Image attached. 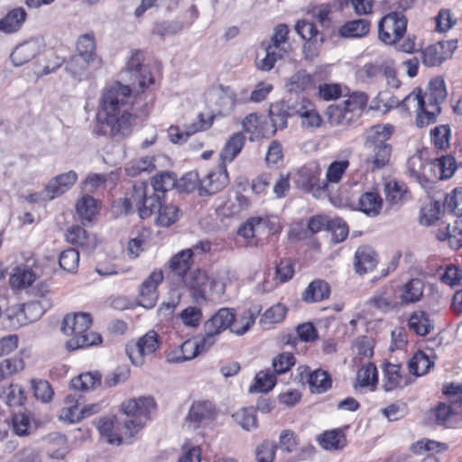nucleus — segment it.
Segmentation results:
<instances>
[{
  "instance_id": "obj_1",
  "label": "nucleus",
  "mask_w": 462,
  "mask_h": 462,
  "mask_svg": "<svg viewBox=\"0 0 462 462\" xmlns=\"http://www.w3.org/2000/svg\"><path fill=\"white\" fill-rule=\"evenodd\" d=\"M129 86L116 82L104 91L101 111L97 116L93 132L98 136L127 137L132 133L133 115L128 112Z\"/></svg>"
},
{
  "instance_id": "obj_2",
  "label": "nucleus",
  "mask_w": 462,
  "mask_h": 462,
  "mask_svg": "<svg viewBox=\"0 0 462 462\" xmlns=\"http://www.w3.org/2000/svg\"><path fill=\"white\" fill-rule=\"evenodd\" d=\"M155 407V401L151 396L131 399L122 403L121 411L127 417H132V419H125L123 422L125 430V439H130L125 443H132V439L144 426L145 421L150 419L151 411Z\"/></svg>"
},
{
  "instance_id": "obj_3",
  "label": "nucleus",
  "mask_w": 462,
  "mask_h": 462,
  "mask_svg": "<svg viewBox=\"0 0 462 462\" xmlns=\"http://www.w3.org/2000/svg\"><path fill=\"white\" fill-rule=\"evenodd\" d=\"M236 312L232 308H220L203 325L205 334L200 335L199 344L196 346V353L207 351L216 342V337L226 329L233 328Z\"/></svg>"
},
{
  "instance_id": "obj_4",
  "label": "nucleus",
  "mask_w": 462,
  "mask_h": 462,
  "mask_svg": "<svg viewBox=\"0 0 462 462\" xmlns=\"http://www.w3.org/2000/svg\"><path fill=\"white\" fill-rule=\"evenodd\" d=\"M408 20L402 12L393 11L378 23L379 39L385 44H395L406 32Z\"/></svg>"
},
{
  "instance_id": "obj_5",
  "label": "nucleus",
  "mask_w": 462,
  "mask_h": 462,
  "mask_svg": "<svg viewBox=\"0 0 462 462\" xmlns=\"http://www.w3.org/2000/svg\"><path fill=\"white\" fill-rule=\"evenodd\" d=\"M367 97L364 93L354 94L351 98L345 100L341 105L329 106L327 115L331 124L345 125L352 120V112L365 105Z\"/></svg>"
},
{
  "instance_id": "obj_6",
  "label": "nucleus",
  "mask_w": 462,
  "mask_h": 462,
  "mask_svg": "<svg viewBox=\"0 0 462 462\" xmlns=\"http://www.w3.org/2000/svg\"><path fill=\"white\" fill-rule=\"evenodd\" d=\"M208 282L206 271L196 269L187 273L178 283L189 292L194 303L201 305L207 302L206 291Z\"/></svg>"
},
{
  "instance_id": "obj_7",
  "label": "nucleus",
  "mask_w": 462,
  "mask_h": 462,
  "mask_svg": "<svg viewBox=\"0 0 462 462\" xmlns=\"http://www.w3.org/2000/svg\"><path fill=\"white\" fill-rule=\"evenodd\" d=\"M229 183L226 164L220 162L215 170L210 171L200 180L199 186V196H210L222 190Z\"/></svg>"
},
{
  "instance_id": "obj_8",
  "label": "nucleus",
  "mask_w": 462,
  "mask_h": 462,
  "mask_svg": "<svg viewBox=\"0 0 462 462\" xmlns=\"http://www.w3.org/2000/svg\"><path fill=\"white\" fill-rule=\"evenodd\" d=\"M161 345L160 336L154 330L148 331L136 342L134 348H126V353L134 365L143 363V356L154 353Z\"/></svg>"
},
{
  "instance_id": "obj_9",
  "label": "nucleus",
  "mask_w": 462,
  "mask_h": 462,
  "mask_svg": "<svg viewBox=\"0 0 462 462\" xmlns=\"http://www.w3.org/2000/svg\"><path fill=\"white\" fill-rule=\"evenodd\" d=\"M300 380L306 377L310 391L312 393L321 394L332 387V377L330 374L321 368L310 371L307 365H300L298 368Z\"/></svg>"
},
{
  "instance_id": "obj_10",
  "label": "nucleus",
  "mask_w": 462,
  "mask_h": 462,
  "mask_svg": "<svg viewBox=\"0 0 462 462\" xmlns=\"http://www.w3.org/2000/svg\"><path fill=\"white\" fill-rule=\"evenodd\" d=\"M206 102L208 106H215V112L224 116L231 112L235 107V94L229 88L219 86L210 88L206 94Z\"/></svg>"
},
{
  "instance_id": "obj_11",
  "label": "nucleus",
  "mask_w": 462,
  "mask_h": 462,
  "mask_svg": "<svg viewBox=\"0 0 462 462\" xmlns=\"http://www.w3.org/2000/svg\"><path fill=\"white\" fill-rule=\"evenodd\" d=\"M163 280L162 271H153L141 284L139 293V305L150 310L152 309L158 300L157 288Z\"/></svg>"
},
{
  "instance_id": "obj_12",
  "label": "nucleus",
  "mask_w": 462,
  "mask_h": 462,
  "mask_svg": "<svg viewBox=\"0 0 462 462\" xmlns=\"http://www.w3.org/2000/svg\"><path fill=\"white\" fill-rule=\"evenodd\" d=\"M62 62L65 64L64 70L77 81L88 79L94 70L101 68V65L74 54L70 55L67 60H63Z\"/></svg>"
},
{
  "instance_id": "obj_13",
  "label": "nucleus",
  "mask_w": 462,
  "mask_h": 462,
  "mask_svg": "<svg viewBox=\"0 0 462 462\" xmlns=\"http://www.w3.org/2000/svg\"><path fill=\"white\" fill-rule=\"evenodd\" d=\"M92 321L89 313L67 314L62 319L61 331L71 337H80L89 330Z\"/></svg>"
},
{
  "instance_id": "obj_14",
  "label": "nucleus",
  "mask_w": 462,
  "mask_h": 462,
  "mask_svg": "<svg viewBox=\"0 0 462 462\" xmlns=\"http://www.w3.org/2000/svg\"><path fill=\"white\" fill-rule=\"evenodd\" d=\"M366 305L386 313L398 305L395 300V289L393 285L387 284L379 288L374 294L366 301Z\"/></svg>"
},
{
  "instance_id": "obj_15",
  "label": "nucleus",
  "mask_w": 462,
  "mask_h": 462,
  "mask_svg": "<svg viewBox=\"0 0 462 462\" xmlns=\"http://www.w3.org/2000/svg\"><path fill=\"white\" fill-rule=\"evenodd\" d=\"M193 264V249H183L169 261V269L172 278L178 282L190 272Z\"/></svg>"
},
{
  "instance_id": "obj_16",
  "label": "nucleus",
  "mask_w": 462,
  "mask_h": 462,
  "mask_svg": "<svg viewBox=\"0 0 462 462\" xmlns=\"http://www.w3.org/2000/svg\"><path fill=\"white\" fill-rule=\"evenodd\" d=\"M74 55L84 58L96 64L102 66V59L97 52V42L93 32L81 34L76 42V51Z\"/></svg>"
},
{
  "instance_id": "obj_17",
  "label": "nucleus",
  "mask_w": 462,
  "mask_h": 462,
  "mask_svg": "<svg viewBox=\"0 0 462 462\" xmlns=\"http://www.w3.org/2000/svg\"><path fill=\"white\" fill-rule=\"evenodd\" d=\"M383 383L382 385L385 392H392L397 388H403L409 384V380L402 374V365L392 364L386 361L383 365Z\"/></svg>"
},
{
  "instance_id": "obj_18",
  "label": "nucleus",
  "mask_w": 462,
  "mask_h": 462,
  "mask_svg": "<svg viewBox=\"0 0 462 462\" xmlns=\"http://www.w3.org/2000/svg\"><path fill=\"white\" fill-rule=\"evenodd\" d=\"M377 262V254L371 246L361 245L356 249L354 258V267L356 273L363 275L372 272Z\"/></svg>"
},
{
  "instance_id": "obj_19",
  "label": "nucleus",
  "mask_w": 462,
  "mask_h": 462,
  "mask_svg": "<svg viewBox=\"0 0 462 462\" xmlns=\"http://www.w3.org/2000/svg\"><path fill=\"white\" fill-rule=\"evenodd\" d=\"M320 170L317 164L310 163L301 167L295 177L298 188L305 192H310L319 186Z\"/></svg>"
},
{
  "instance_id": "obj_20",
  "label": "nucleus",
  "mask_w": 462,
  "mask_h": 462,
  "mask_svg": "<svg viewBox=\"0 0 462 462\" xmlns=\"http://www.w3.org/2000/svg\"><path fill=\"white\" fill-rule=\"evenodd\" d=\"M429 164L430 163L423 160L420 152L410 157L407 162V169L410 175L413 177L426 191L433 188V183L424 174V169L426 166H429Z\"/></svg>"
},
{
  "instance_id": "obj_21",
  "label": "nucleus",
  "mask_w": 462,
  "mask_h": 462,
  "mask_svg": "<svg viewBox=\"0 0 462 462\" xmlns=\"http://www.w3.org/2000/svg\"><path fill=\"white\" fill-rule=\"evenodd\" d=\"M27 18V13L23 7H16L10 10L0 19V32L11 34L18 32Z\"/></svg>"
},
{
  "instance_id": "obj_22",
  "label": "nucleus",
  "mask_w": 462,
  "mask_h": 462,
  "mask_svg": "<svg viewBox=\"0 0 462 462\" xmlns=\"http://www.w3.org/2000/svg\"><path fill=\"white\" fill-rule=\"evenodd\" d=\"M214 412L215 407L211 402H196L189 408L186 420L193 423L194 428H198L203 421L212 419Z\"/></svg>"
},
{
  "instance_id": "obj_23",
  "label": "nucleus",
  "mask_w": 462,
  "mask_h": 462,
  "mask_svg": "<svg viewBox=\"0 0 462 462\" xmlns=\"http://www.w3.org/2000/svg\"><path fill=\"white\" fill-rule=\"evenodd\" d=\"M78 174L74 171H69L52 178L48 182V190L52 193L51 198H58L68 191L77 181Z\"/></svg>"
},
{
  "instance_id": "obj_24",
  "label": "nucleus",
  "mask_w": 462,
  "mask_h": 462,
  "mask_svg": "<svg viewBox=\"0 0 462 462\" xmlns=\"http://www.w3.org/2000/svg\"><path fill=\"white\" fill-rule=\"evenodd\" d=\"M366 148L371 150V154L366 158V162L369 164L372 171L382 170L389 164L393 152L391 144Z\"/></svg>"
},
{
  "instance_id": "obj_25",
  "label": "nucleus",
  "mask_w": 462,
  "mask_h": 462,
  "mask_svg": "<svg viewBox=\"0 0 462 462\" xmlns=\"http://www.w3.org/2000/svg\"><path fill=\"white\" fill-rule=\"evenodd\" d=\"M330 295V286L323 280L316 279L309 283L301 295V300L307 303L322 301Z\"/></svg>"
},
{
  "instance_id": "obj_26",
  "label": "nucleus",
  "mask_w": 462,
  "mask_h": 462,
  "mask_svg": "<svg viewBox=\"0 0 462 462\" xmlns=\"http://www.w3.org/2000/svg\"><path fill=\"white\" fill-rule=\"evenodd\" d=\"M408 327L417 336L425 337L434 329L433 320L430 319L428 312L424 310L413 311L409 319Z\"/></svg>"
},
{
  "instance_id": "obj_27",
  "label": "nucleus",
  "mask_w": 462,
  "mask_h": 462,
  "mask_svg": "<svg viewBox=\"0 0 462 462\" xmlns=\"http://www.w3.org/2000/svg\"><path fill=\"white\" fill-rule=\"evenodd\" d=\"M394 132L393 125L390 124L372 126L365 134V147L389 144L387 141Z\"/></svg>"
},
{
  "instance_id": "obj_28",
  "label": "nucleus",
  "mask_w": 462,
  "mask_h": 462,
  "mask_svg": "<svg viewBox=\"0 0 462 462\" xmlns=\"http://www.w3.org/2000/svg\"><path fill=\"white\" fill-rule=\"evenodd\" d=\"M313 88V78L305 69L291 75L286 83L287 91L291 96H298Z\"/></svg>"
},
{
  "instance_id": "obj_29",
  "label": "nucleus",
  "mask_w": 462,
  "mask_h": 462,
  "mask_svg": "<svg viewBox=\"0 0 462 462\" xmlns=\"http://www.w3.org/2000/svg\"><path fill=\"white\" fill-rule=\"evenodd\" d=\"M245 141V137L243 133L238 132L233 134L220 152V162L226 164V162H233L244 147Z\"/></svg>"
},
{
  "instance_id": "obj_30",
  "label": "nucleus",
  "mask_w": 462,
  "mask_h": 462,
  "mask_svg": "<svg viewBox=\"0 0 462 462\" xmlns=\"http://www.w3.org/2000/svg\"><path fill=\"white\" fill-rule=\"evenodd\" d=\"M102 374L98 371L82 373L70 381V388L75 391L87 392L101 385Z\"/></svg>"
},
{
  "instance_id": "obj_31",
  "label": "nucleus",
  "mask_w": 462,
  "mask_h": 462,
  "mask_svg": "<svg viewBox=\"0 0 462 462\" xmlns=\"http://www.w3.org/2000/svg\"><path fill=\"white\" fill-rule=\"evenodd\" d=\"M39 48L36 42H25L19 44L10 55V59L15 67H20L32 59L38 53Z\"/></svg>"
},
{
  "instance_id": "obj_32",
  "label": "nucleus",
  "mask_w": 462,
  "mask_h": 462,
  "mask_svg": "<svg viewBox=\"0 0 462 462\" xmlns=\"http://www.w3.org/2000/svg\"><path fill=\"white\" fill-rule=\"evenodd\" d=\"M370 31V22L359 18L346 22L339 30L338 34L343 38H362Z\"/></svg>"
},
{
  "instance_id": "obj_33",
  "label": "nucleus",
  "mask_w": 462,
  "mask_h": 462,
  "mask_svg": "<svg viewBox=\"0 0 462 462\" xmlns=\"http://www.w3.org/2000/svg\"><path fill=\"white\" fill-rule=\"evenodd\" d=\"M318 441L326 450H337L346 446V437L341 429H334L320 434Z\"/></svg>"
},
{
  "instance_id": "obj_34",
  "label": "nucleus",
  "mask_w": 462,
  "mask_h": 462,
  "mask_svg": "<svg viewBox=\"0 0 462 462\" xmlns=\"http://www.w3.org/2000/svg\"><path fill=\"white\" fill-rule=\"evenodd\" d=\"M416 89L418 90L416 95V99L418 100L416 125L418 127H424L436 122L438 115L441 112V107H437L434 111L427 110L425 96L420 88H418Z\"/></svg>"
},
{
  "instance_id": "obj_35",
  "label": "nucleus",
  "mask_w": 462,
  "mask_h": 462,
  "mask_svg": "<svg viewBox=\"0 0 462 462\" xmlns=\"http://www.w3.org/2000/svg\"><path fill=\"white\" fill-rule=\"evenodd\" d=\"M158 216L155 219L156 225L162 227H169L178 222L182 217V211L171 203L165 204L163 200L157 211Z\"/></svg>"
},
{
  "instance_id": "obj_36",
  "label": "nucleus",
  "mask_w": 462,
  "mask_h": 462,
  "mask_svg": "<svg viewBox=\"0 0 462 462\" xmlns=\"http://www.w3.org/2000/svg\"><path fill=\"white\" fill-rule=\"evenodd\" d=\"M424 291V282L419 278L411 279L402 287L400 299L402 304L418 302Z\"/></svg>"
},
{
  "instance_id": "obj_37",
  "label": "nucleus",
  "mask_w": 462,
  "mask_h": 462,
  "mask_svg": "<svg viewBox=\"0 0 462 462\" xmlns=\"http://www.w3.org/2000/svg\"><path fill=\"white\" fill-rule=\"evenodd\" d=\"M382 206L383 199L376 192H365L358 199L359 210L370 217L377 216L381 211Z\"/></svg>"
},
{
  "instance_id": "obj_38",
  "label": "nucleus",
  "mask_w": 462,
  "mask_h": 462,
  "mask_svg": "<svg viewBox=\"0 0 462 462\" xmlns=\"http://www.w3.org/2000/svg\"><path fill=\"white\" fill-rule=\"evenodd\" d=\"M384 193L386 200L391 205L402 203L407 199L409 190L407 185L402 181L395 180H390L384 185Z\"/></svg>"
},
{
  "instance_id": "obj_39",
  "label": "nucleus",
  "mask_w": 462,
  "mask_h": 462,
  "mask_svg": "<svg viewBox=\"0 0 462 462\" xmlns=\"http://www.w3.org/2000/svg\"><path fill=\"white\" fill-rule=\"evenodd\" d=\"M177 184L178 178L176 173L170 171H161L153 176L152 180V189H154V191H158V193H162V198H164V193L168 190L177 189Z\"/></svg>"
},
{
  "instance_id": "obj_40",
  "label": "nucleus",
  "mask_w": 462,
  "mask_h": 462,
  "mask_svg": "<svg viewBox=\"0 0 462 462\" xmlns=\"http://www.w3.org/2000/svg\"><path fill=\"white\" fill-rule=\"evenodd\" d=\"M76 212L82 222H91L97 214V200L91 195H84L76 203Z\"/></svg>"
},
{
  "instance_id": "obj_41",
  "label": "nucleus",
  "mask_w": 462,
  "mask_h": 462,
  "mask_svg": "<svg viewBox=\"0 0 462 462\" xmlns=\"http://www.w3.org/2000/svg\"><path fill=\"white\" fill-rule=\"evenodd\" d=\"M420 58L426 67L439 66L446 60L445 50L440 44H432L421 50Z\"/></svg>"
},
{
  "instance_id": "obj_42",
  "label": "nucleus",
  "mask_w": 462,
  "mask_h": 462,
  "mask_svg": "<svg viewBox=\"0 0 462 462\" xmlns=\"http://www.w3.org/2000/svg\"><path fill=\"white\" fill-rule=\"evenodd\" d=\"M163 199L158 191H154V189L151 195L147 193L137 210L140 218L145 219L157 212L164 200Z\"/></svg>"
},
{
  "instance_id": "obj_43",
  "label": "nucleus",
  "mask_w": 462,
  "mask_h": 462,
  "mask_svg": "<svg viewBox=\"0 0 462 462\" xmlns=\"http://www.w3.org/2000/svg\"><path fill=\"white\" fill-rule=\"evenodd\" d=\"M429 167L430 171H435V168H438L440 173L439 180H444L450 179L454 175L457 164L453 156L446 155L436 159L435 162H430Z\"/></svg>"
},
{
  "instance_id": "obj_44",
  "label": "nucleus",
  "mask_w": 462,
  "mask_h": 462,
  "mask_svg": "<svg viewBox=\"0 0 462 462\" xmlns=\"http://www.w3.org/2000/svg\"><path fill=\"white\" fill-rule=\"evenodd\" d=\"M155 157L145 156L137 160L131 161L125 167V171L128 176L135 177L143 172H151L155 170Z\"/></svg>"
},
{
  "instance_id": "obj_45",
  "label": "nucleus",
  "mask_w": 462,
  "mask_h": 462,
  "mask_svg": "<svg viewBox=\"0 0 462 462\" xmlns=\"http://www.w3.org/2000/svg\"><path fill=\"white\" fill-rule=\"evenodd\" d=\"M102 343V337L100 334L88 331L80 337H71L66 343L69 351L77 350L82 347L97 346Z\"/></svg>"
},
{
  "instance_id": "obj_46",
  "label": "nucleus",
  "mask_w": 462,
  "mask_h": 462,
  "mask_svg": "<svg viewBox=\"0 0 462 462\" xmlns=\"http://www.w3.org/2000/svg\"><path fill=\"white\" fill-rule=\"evenodd\" d=\"M434 362L430 361L429 356L422 351H418L409 361L408 369L410 374L415 376H420L427 374Z\"/></svg>"
},
{
  "instance_id": "obj_47",
  "label": "nucleus",
  "mask_w": 462,
  "mask_h": 462,
  "mask_svg": "<svg viewBox=\"0 0 462 462\" xmlns=\"http://www.w3.org/2000/svg\"><path fill=\"white\" fill-rule=\"evenodd\" d=\"M232 417L245 430L249 431L258 426L256 411L254 407L243 408L235 412Z\"/></svg>"
},
{
  "instance_id": "obj_48",
  "label": "nucleus",
  "mask_w": 462,
  "mask_h": 462,
  "mask_svg": "<svg viewBox=\"0 0 462 462\" xmlns=\"http://www.w3.org/2000/svg\"><path fill=\"white\" fill-rule=\"evenodd\" d=\"M281 103L282 105H284L287 115H289L291 117L294 116H300V115L308 106H311L310 101L303 95H298L295 96V97L290 95L288 98L281 101Z\"/></svg>"
},
{
  "instance_id": "obj_49",
  "label": "nucleus",
  "mask_w": 462,
  "mask_h": 462,
  "mask_svg": "<svg viewBox=\"0 0 462 462\" xmlns=\"http://www.w3.org/2000/svg\"><path fill=\"white\" fill-rule=\"evenodd\" d=\"M199 337L200 336H198L199 340L195 343H192L189 340H186L185 342H183L180 346L181 355L177 356L176 353L172 352L168 355L167 361L169 363H181V362L188 361V360H190V359L196 357L198 355H199L201 353V352H198L195 354L196 346L199 344V340H200Z\"/></svg>"
},
{
  "instance_id": "obj_50",
  "label": "nucleus",
  "mask_w": 462,
  "mask_h": 462,
  "mask_svg": "<svg viewBox=\"0 0 462 462\" xmlns=\"http://www.w3.org/2000/svg\"><path fill=\"white\" fill-rule=\"evenodd\" d=\"M328 231L332 234V242L334 244H339L346 239L349 234V227L343 218L336 217L328 220Z\"/></svg>"
},
{
  "instance_id": "obj_51",
  "label": "nucleus",
  "mask_w": 462,
  "mask_h": 462,
  "mask_svg": "<svg viewBox=\"0 0 462 462\" xmlns=\"http://www.w3.org/2000/svg\"><path fill=\"white\" fill-rule=\"evenodd\" d=\"M254 380V384L251 385L249 388L250 393H268L273 389L277 383L274 374L269 372L264 373L263 371L255 375Z\"/></svg>"
},
{
  "instance_id": "obj_52",
  "label": "nucleus",
  "mask_w": 462,
  "mask_h": 462,
  "mask_svg": "<svg viewBox=\"0 0 462 462\" xmlns=\"http://www.w3.org/2000/svg\"><path fill=\"white\" fill-rule=\"evenodd\" d=\"M443 208L456 217H462V187L445 196Z\"/></svg>"
},
{
  "instance_id": "obj_53",
  "label": "nucleus",
  "mask_w": 462,
  "mask_h": 462,
  "mask_svg": "<svg viewBox=\"0 0 462 462\" xmlns=\"http://www.w3.org/2000/svg\"><path fill=\"white\" fill-rule=\"evenodd\" d=\"M269 116L273 126L274 127L273 133H275L277 129L286 128L287 120L289 117H291L289 115H287L286 108H284V105H282L281 102L271 105L269 109Z\"/></svg>"
},
{
  "instance_id": "obj_54",
  "label": "nucleus",
  "mask_w": 462,
  "mask_h": 462,
  "mask_svg": "<svg viewBox=\"0 0 462 462\" xmlns=\"http://www.w3.org/2000/svg\"><path fill=\"white\" fill-rule=\"evenodd\" d=\"M31 384L37 400L44 403L50 402L52 400L54 391L48 381L32 379Z\"/></svg>"
},
{
  "instance_id": "obj_55",
  "label": "nucleus",
  "mask_w": 462,
  "mask_h": 462,
  "mask_svg": "<svg viewBox=\"0 0 462 462\" xmlns=\"http://www.w3.org/2000/svg\"><path fill=\"white\" fill-rule=\"evenodd\" d=\"M115 423H118V419L116 418V421L107 419H100L98 423V431L102 436L107 438L109 444L122 445L124 443V438L114 432Z\"/></svg>"
},
{
  "instance_id": "obj_56",
  "label": "nucleus",
  "mask_w": 462,
  "mask_h": 462,
  "mask_svg": "<svg viewBox=\"0 0 462 462\" xmlns=\"http://www.w3.org/2000/svg\"><path fill=\"white\" fill-rule=\"evenodd\" d=\"M79 253L74 248L62 251L59 257V264L68 273H74L79 267Z\"/></svg>"
},
{
  "instance_id": "obj_57",
  "label": "nucleus",
  "mask_w": 462,
  "mask_h": 462,
  "mask_svg": "<svg viewBox=\"0 0 462 462\" xmlns=\"http://www.w3.org/2000/svg\"><path fill=\"white\" fill-rule=\"evenodd\" d=\"M258 312L259 310L254 312L252 310L245 311L239 319H236L233 328H231V332L236 336H243L245 334L254 324Z\"/></svg>"
},
{
  "instance_id": "obj_58",
  "label": "nucleus",
  "mask_w": 462,
  "mask_h": 462,
  "mask_svg": "<svg viewBox=\"0 0 462 462\" xmlns=\"http://www.w3.org/2000/svg\"><path fill=\"white\" fill-rule=\"evenodd\" d=\"M349 166L347 160L333 161L328 167L326 179L328 182L338 183Z\"/></svg>"
},
{
  "instance_id": "obj_59",
  "label": "nucleus",
  "mask_w": 462,
  "mask_h": 462,
  "mask_svg": "<svg viewBox=\"0 0 462 462\" xmlns=\"http://www.w3.org/2000/svg\"><path fill=\"white\" fill-rule=\"evenodd\" d=\"M180 319L186 327L198 328L201 322L202 310L196 306H189L184 309L180 314Z\"/></svg>"
},
{
  "instance_id": "obj_60",
  "label": "nucleus",
  "mask_w": 462,
  "mask_h": 462,
  "mask_svg": "<svg viewBox=\"0 0 462 462\" xmlns=\"http://www.w3.org/2000/svg\"><path fill=\"white\" fill-rule=\"evenodd\" d=\"M66 240L73 245L78 246H86L88 242V232L79 226H72L66 231L65 234Z\"/></svg>"
},
{
  "instance_id": "obj_61",
  "label": "nucleus",
  "mask_w": 462,
  "mask_h": 462,
  "mask_svg": "<svg viewBox=\"0 0 462 462\" xmlns=\"http://www.w3.org/2000/svg\"><path fill=\"white\" fill-rule=\"evenodd\" d=\"M24 367L23 361L21 357H14L5 359L0 363V382L7 376L23 370Z\"/></svg>"
},
{
  "instance_id": "obj_62",
  "label": "nucleus",
  "mask_w": 462,
  "mask_h": 462,
  "mask_svg": "<svg viewBox=\"0 0 462 462\" xmlns=\"http://www.w3.org/2000/svg\"><path fill=\"white\" fill-rule=\"evenodd\" d=\"M432 143L438 149H444L448 146L450 137V128L448 125H438L430 130Z\"/></svg>"
},
{
  "instance_id": "obj_63",
  "label": "nucleus",
  "mask_w": 462,
  "mask_h": 462,
  "mask_svg": "<svg viewBox=\"0 0 462 462\" xmlns=\"http://www.w3.org/2000/svg\"><path fill=\"white\" fill-rule=\"evenodd\" d=\"M294 365L295 357L289 352H283L273 360V367L277 374L287 373Z\"/></svg>"
},
{
  "instance_id": "obj_64",
  "label": "nucleus",
  "mask_w": 462,
  "mask_h": 462,
  "mask_svg": "<svg viewBox=\"0 0 462 462\" xmlns=\"http://www.w3.org/2000/svg\"><path fill=\"white\" fill-rule=\"evenodd\" d=\"M277 445L273 441H263L256 448L257 462H273L276 455Z\"/></svg>"
}]
</instances>
